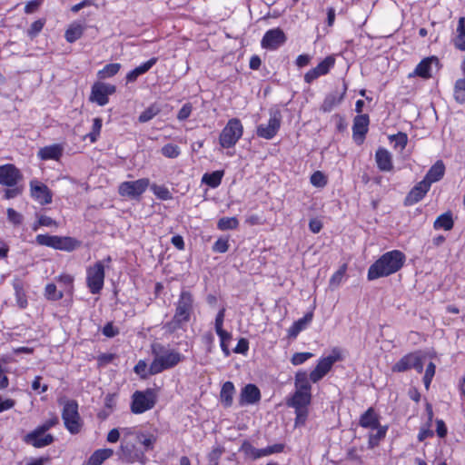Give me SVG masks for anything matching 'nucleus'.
<instances>
[{"label":"nucleus","mask_w":465,"mask_h":465,"mask_svg":"<svg viewBox=\"0 0 465 465\" xmlns=\"http://www.w3.org/2000/svg\"><path fill=\"white\" fill-rule=\"evenodd\" d=\"M147 450L137 447V445L133 441L121 442L118 455L120 460L126 463H135L138 462L142 465H144L148 459L145 456V452Z\"/></svg>","instance_id":"obj_7"},{"label":"nucleus","mask_w":465,"mask_h":465,"mask_svg":"<svg viewBox=\"0 0 465 465\" xmlns=\"http://www.w3.org/2000/svg\"><path fill=\"white\" fill-rule=\"evenodd\" d=\"M433 64H438V59L436 57L432 56L424 58L416 66L414 74L422 78L430 77V71Z\"/></svg>","instance_id":"obj_32"},{"label":"nucleus","mask_w":465,"mask_h":465,"mask_svg":"<svg viewBox=\"0 0 465 465\" xmlns=\"http://www.w3.org/2000/svg\"><path fill=\"white\" fill-rule=\"evenodd\" d=\"M104 282V265L103 262H96L86 270V283L93 294L99 293Z\"/></svg>","instance_id":"obj_11"},{"label":"nucleus","mask_w":465,"mask_h":465,"mask_svg":"<svg viewBox=\"0 0 465 465\" xmlns=\"http://www.w3.org/2000/svg\"><path fill=\"white\" fill-rule=\"evenodd\" d=\"M223 174V171H214L211 173H206L203 174L202 182L211 188H216L221 184Z\"/></svg>","instance_id":"obj_38"},{"label":"nucleus","mask_w":465,"mask_h":465,"mask_svg":"<svg viewBox=\"0 0 465 465\" xmlns=\"http://www.w3.org/2000/svg\"><path fill=\"white\" fill-rule=\"evenodd\" d=\"M249 350V342L246 339L242 338L239 340L237 346L234 349L236 353L245 354Z\"/></svg>","instance_id":"obj_64"},{"label":"nucleus","mask_w":465,"mask_h":465,"mask_svg":"<svg viewBox=\"0 0 465 465\" xmlns=\"http://www.w3.org/2000/svg\"><path fill=\"white\" fill-rule=\"evenodd\" d=\"M311 183L316 187H323L327 183V178L322 172L316 171L311 176Z\"/></svg>","instance_id":"obj_54"},{"label":"nucleus","mask_w":465,"mask_h":465,"mask_svg":"<svg viewBox=\"0 0 465 465\" xmlns=\"http://www.w3.org/2000/svg\"><path fill=\"white\" fill-rule=\"evenodd\" d=\"M25 441L35 448H43L50 445L54 441V437L36 428L25 437Z\"/></svg>","instance_id":"obj_19"},{"label":"nucleus","mask_w":465,"mask_h":465,"mask_svg":"<svg viewBox=\"0 0 465 465\" xmlns=\"http://www.w3.org/2000/svg\"><path fill=\"white\" fill-rule=\"evenodd\" d=\"M375 433L369 434L368 447L370 449H373L378 446L380 441L385 438L388 427L380 425L378 428H375Z\"/></svg>","instance_id":"obj_40"},{"label":"nucleus","mask_w":465,"mask_h":465,"mask_svg":"<svg viewBox=\"0 0 465 465\" xmlns=\"http://www.w3.org/2000/svg\"><path fill=\"white\" fill-rule=\"evenodd\" d=\"M64 147L61 144L54 143L41 148L37 156L43 161L54 160L58 161L63 155Z\"/></svg>","instance_id":"obj_23"},{"label":"nucleus","mask_w":465,"mask_h":465,"mask_svg":"<svg viewBox=\"0 0 465 465\" xmlns=\"http://www.w3.org/2000/svg\"><path fill=\"white\" fill-rule=\"evenodd\" d=\"M347 271V265L343 264L340 269L335 272L330 279V286L337 288L341 283Z\"/></svg>","instance_id":"obj_49"},{"label":"nucleus","mask_w":465,"mask_h":465,"mask_svg":"<svg viewBox=\"0 0 465 465\" xmlns=\"http://www.w3.org/2000/svg\"><path fill=\"white\" fill-rule=\"evenodd\" d=\"M193 106L190 103L184 104L177 114V119L179 121L186 120L192 114Z\"/></svg>","instance_id":"obj_59"},{"label":"nucleus","mask_w":465,"mask_h":465,"mask_svg":"<svg viewBox=\"0 0 465 465\" xmlns=\"http://www.w3.org/2000/svg\"><path fill=\"white\" fill-rule=\"evenodd\" d=\"M310 375L308 376L305 371H299L294 376V388L295 391L312 393Z\"/></svg>","instance_id":"obj_28"},{"label":"nucleus","mask_w":465,"mask_h":465,"mask_svg":"<svg viewBox=\"0 0 465 465\" xmlns=\"http://www.w3.org/2000/svg\"><path fill=\"white\" fill-rule=\"evenodd\" d=\"M456 33L453 40L454 45L456 48L465 51V17H460Z\"/></svg>","instance_id":"obj_37"},{"label":"nucleus","mask_w":465,"mask_h":465,"mask_svg":"<svg viewBox=\"0 0 465 465\" xmlns=\"http://www.w3.org/2000/svg\"><path fill=\"white\" fill-rule=\"evenodd\" d=\"M114 455L112 449H99L96 450L88 459L85 465H102L106 460Z\"/></svg>","instance_id":"obj_33"},{"label":"nucleus","mask_w":465,"mask_h":465,"mask_svg":"<svg viewBox=\"0 0 465 465\" xmlns=\"http://www.w3.org/2000/svg\"><path fill=\"white\" fill-rule=\"evenodd\" d=\"M405 259V254L398 250L385 252L370 266L368 280L373 281L397 272L403 266Z\"/></svg>","instance_id":"obj_1"},{"label":"nucleus","mask_w":465,"mask_h":465,"mask_svg":"<svg viewBox=\"0 0 465 465\" xmlns=\"http://www.w3.org/2000/svg\"><path fill=\"white\" fill-rule=\"evenodd\" d=\"M241 450L254 460L266 456L264 449H256L248 441L242 443Z\"/></svg>","instance_id":"obj_41"},{"label":"nucleus","mask_w":465,"mask_h":465,"mask_svg":"<svg viewBox=\"0 0 465 465\" xmlns=\"http://www.w3.org/2000/svg\"><path fill=\"white\" fill-rule=\"evenodd\" d=\"M7 219L14 225H20L23 223V215L12 208L7 209Z\"/></svg>","instance_id":"obj_56"},{"label":"nucleus","mask_w":465,"mask_h":465,"mask_svg":"<svg viewBox=\"0 0 465 465\" xmlns=\"http://www.w3.org/2000/svg\"><path fill=\"white\" fill-rule=\"evenodd\" d=\"M35 241L39 245L48 246V247L53 248L54 235L38 234L35 238Z\"/></svg>","instance_id":"obj_61"},{"label":"nucleus","mask_w":465,"mask_h":465,"mask_svg":"<svg viewBox=\"0 0 465 465\" xmlns=\"http://www.w3.org/2000/svg\"><path fill=\"white\" fill-rule=\"evenodd\" d=\"M45 296L50 301H58L63 298L62 291H58L54 283H48L45 289Z\"/></svg>","instance_id":"obj_45"},{"label":"nucleus","mask_w":465,"mask_h":465,"mask_svg":"<svg viewBox=\"0 0 465 465\" xmlns=\"http://www.w3.org/2000/svg\"><path fill=\"white\" fill-rule=\"evenodd\" d=\"M445 173V165L442 161H437L428 171L424 177V181H427L431 185L432 183L440 181Z\"/></svg>","instance_id":"obj_30"},{"label":"nucleus","mask_w":465,"mask_h":465,"mask_svg":"<svg viewBox=\"0 0 465 465\" xmlns=\"http://www.w3.org/2000/svg\"><path fill=\"white\" fill-rule=\"evenodd\" d=\"M453 219L450 213H445L440 215L434 222V228L436 230L443 229L445 231H450L453 227Z\"/></svg>","instance_id":"obj_39"},{"label":"nucleus","mask_w":465,"mask_h":465,"mask_svg":"<svg viewBox=\"0 0 465 465\" xmlns=\"http://www.w3.org/2000/svg\"><path fill=\"white\" fill-rule=\"evenodd\" d=\"M243 134V126L238 118L230 119L222 130L219 143L224 149L233 147Z\"/></svg>","instance_id":"obj_5"},{"label":"nucleus","mask_w":465,"mask_h":465,"mask_svg":"<svg viewBox=\"0 0 465 465\" xmlns=\"http://www.w3.org/2000/svg\"><path fill=\"white\" fill-rule=\"evenodd\" d=\"M342 351L334 347L328 356L319 359L317 365L310 373V380L316 383L320 381L331 370L333 364L343 360Z\"/></svg>","instance_id":"obj_4"},{"label":"nucleus","mask_w":465,"mask_h":465,"mask_svg":"<svg viewBox=\"0 0 465 465\" xmlns=\"http://www.w3.org/2000/svg\"><path fill=\"white\" fill-rule=\"evenodd\" d=\"M334 64H335V59L332 56H327L316 67L309 70L304 74V81L307 84L312 83L318 77L328 74V72L331 70V68L333 67Z\"/></svg>","instance_id":"obj_18"},{"label":"nucleus","mask_w":465,"mask_h":465,"mask_svg":"<svg viewBox=\"0 0 465 465\" xmlns=\"http://www.w3.org/2000/svg\"><path fill=\"white\" fill-rule=\"evenodd\" d=\"M22 179L20 171L14 164L0 165V184L14 187Z\"/></svg>","instance_id":"obj_16"},{"label":"nucleus","mask_w":465,"mask_h":465,"mask_svg":"<svg viewBox=\"0 0 465 465\" xmlns=\"http://www.w3.org/2000/svg\"><path fill=\"white\" fill-rule=\"evenodd\" d=\"M375 160L378 168L382 172H390L393 169L391 153L384 149L379 148L375 153Z\"/></svg>","instance_id":"obj_24"},{"label":"nucleus","mask_w":465,"mask_h":465,"mask_svg":"<svg viewBox=\"0 0 465 465\" xmlns=\"http://www.w3.org/2000/svg\"><path fill=\"white\" fill-rule=\"evenodd\" d=\"M342 99V96H337L336 94L328 95L322 104V110L323 112H331L336 105H338Z\"/></svg>","instance_id":"obj_46"},{"label":"nucleus","mask_w":465,"mask_h":465,"mask_svg":"<svg viewBox=\"0 0 465 465\" xmlns=\"http://www.w3.org/2000/svg\"><path fill=\"white\" fill-rule=\"evenodd\" d=\"M261 399L260 390L253 384L244 386L241 391L239 403L241 406L254 404Z\"/></svg>","instance_id":"obj_22"},{"label":"nucleus","mask_w":465,"mask_h":465,"mask_svg":"<svg viewBox=\"0 0 465 465\" xmlns=\"http://www.w3.org/2000/svg\"><path fill=\"white\" fill-rule=\"evenodd\" d=\"M155 405V396L152 390L136 391L132 396L131 411L134 414L143 413Z\"/></svg>","instance_id":"obj_9"},{"label":"nucleus","mask_w":465,"mask_h":465,"mask_svg":"<svg viewBox=\"0 0 465 465\" xmlns=\"http://www.w3.org/2000/svg\"><path fill=\"white\" fill-rule=\"evenodd\" d=\"M239 225V221L236 217H223L217 223V227L221 231L233 230Z\"/></svg>","instance_id":"obj_43"},{"label":"nucleus","mask_w":465,"mask_h":465,"mask_svg":"<svg viewBox=\"0 0 465 465\" xmlns=\"http://www.w3.org/2000/svg\"><path fill=\"white\" fill-rule=\"evenodd\" d=\"M161 153L167 158L174 159L181 154V149L176 144L167 143L162 147Z\"/></svg>","instance_id":"obj_47"},{"label":"nucleus","mask_w":465,"mask_h":465,"mask_svg":"<svg viewBox=\"0 0 465 465\" xmlns=\"http://www.w3.org/2000/svg\"><path fill=\"white\" fill-rule=\"evenodd\" d=\"M430 188V186L427 181H420L407 194L404 204L410 206L417 203L426 195Z\"/></svg>","instance_id":"obj_20"},{"label":"nucleus","mask_w":465,"mask_h":465,"mask_svg":"<svg viewBox=\"0 0 465 465\" xmlns=\"http://www.w3.org/2000/svg\"><path fill=\"white\" fill-rule=\"evenodd\" d=\"M56 280L63 285L64 292H72L74 283V277L72 275L64 273L59 275Z\"/></svg>","instance_id":"obj_50"},{"label":"nucleus","mask_w":465,"mask_h":465,"mask_svg":"<svg viewBox=\"0 0 465 465\" xmlns=\"http://www.w3.org/2000/svg\"><path fill=\"white\" fill-rule=\"evenodd\" d=\"M229 249V242L227 239L219 238L213 244V250L216 252L223 253Z\"/></svg>","instance_id":"obj_58"},{"label":"nucleus","mask_w":465,"mask_h":465,"mask_svg":"<svg viewBox=\"0 0 465 465\" xmlns=\"http://www.w3.org/2000/svg\"><path fill=\"white\" fill-rule=\"evenodd\" d=\"M114 92V85L96 82L92 86L90 101L96 103L100 106H104L109 102L108 96L113 94Z\"/></svg>","instance_id":"obj_14"},{"label":"nucleus","mask_w":465,"mask_h":465,"mask_svg":"<svg viewBox=\"0 0 465 465\" xmlns=\"http://www.w3.org/2000/svg\"><path fill=\"white\" fill-rule=\"evenodd\" d=\"M454 98L457 103L465 104V77L456 81L454 86Z\"/></svg>","instance_id":"obj_42"},{"label":"nucleus","mask_w":465,"mask_h":465,"mask_svg":"<svg viewBox=\"0 0 465 465\" xmlns=\"http://www.w3.org/2000/svg\"><path fill=\"white\" fill-rule=\"evenodd\" d=\"M150 184L149 179L142 178L135 181L123 182L118 187V193L123 197L138 198Z\"/></svg>","instance_id":"obj_12"},{"label":"nucleus","mask_w":465,"mask_h":465,"mask_svg":"<svg viewBox=\"0 0 465 465\" xmlns=\"http://www.w3.org/2000/svg\"><path fill=\"white\" fill-rule=\"evenodd\" d=\"M13 288L15 290L16 304L20 309H25L28 305L26 297L25 282L19 279L15 278L13 281Z\"/></svg>","instance_id":"obj_27"},{"label":"nucleus","mask_w":465,"mask_h":465,"mask_svg":"<svg viewBox=\"0 0 465 465\" xmlns=\"http://www.w3.org/2000/svg\"><path fill=\"white\" fill-rule=\"evenodd\" d=\"M152 353L153 360L149 366L150 375L173 369L184 360V356L181 352L161 343L152 345Z\"/></svg>","instance_id":"obj_2"},{"label":"nucleus","mask_w":465,"mask_h":465,"mask_svg":"<svg viewBox=\"0 0 465 465\" xmlns=\"http://www.w3.org/2000/svg\"><path fill=\"white\" fill-rule=\"evenodd\" d=\"M234 393L235 388L233 383L232 381L224 382L220 392L221 402L224 407L232 406Z\"/></svg>","instance_id":"obj_35"},{"label":"nucleus","mask_w":465,"mask_h":465,"mask_svg":"<svg viewBox=\"0 0 465 465\" xmlns=\"http://www.w3.org/2000/svg\"><path fill=\"white\" fill-rule=\"evenodd\" d=\"M157 62V58L153 57L150 60L146 61L145 63L142 64L141 65L135 67L134 70L130 71L127 75L126 79L128 82H134L138 76L145 74L148 72Z\"/></svg>","instance_id":"obj_34"},{"label":"nucleus","mask_w":465,"mask_h":465,"mask_svg":"<svg viewBox=\"0 0 465 465\" xmlns=\"http://www.w3.org/2000/svg\"><path fill=\"white\" fill-rule=\"evenodd\" d=\"M134 371L136 374L140 375L143 378H145L149 373V367L143 361H139L138 363L134 366Z\"/></svg>","instance_id":"obj_62"},{"label":"nucleus","mask_w":465,"mask_h":465,"mask_svg":"<svg viewBox=\"0 0 465 465\" xmlns=\"http://www.w3.org/2000/svg\"><path fill=\"white\" fill-rule=\"evenodd\" d=\"M160 108L157 104H152L148 108H146L143 112L139 115L140 123H146L152 120L154 116H156L160 113Z\"/></svg>","instance_id":"obj_44"},{"label":"nucleus","mask_w":465,"mask_h":465,"mask_svg":"<svg viewBox=\"0 0 465 465\" xmlns=\"http://www.w3.org/2000/svg\"><path fill=\"white\" fill-rule=\"evenodd\" d=\"M311 401L312 393L295 391L292 396L287 401V405L293 409L307 408Z\"/></svg>","instance_id":"obj_26"},{"label":"nucleus","mask_w":465,"mask_h":465,"mask_svg":"<svg viewBox=\"0 0 465 465\" xmlns=\"http://www.w3.org/2000/svg\"><path fill=\"white\" fill-rule=\"evenodd\" d=\"M369 116L367 114H359L353 120L352 132L356 142L361 143L368 132Z\"/></svg>","instance_id":"obj_21"},{"label":"nucleus","mask_w":465,"mask_h":465,"mask_svg":"<svg viewBox=\"0 0 465 465\" xmlns=\"http://www.w3.org/2000/svg\"><path fill=\"white\" fill-rule=\"evenodd\" d=\"M44 25H45L44 21H42V20L35 21L31 25L30 28L27 31L28 35L31 38H34L35 35H37L41 32V30L43 29Z\"/></svg>","instance_id":"obj_60"},{"label":"nucleus","mask_w":465,"mask_h":465,"mask_svg":"<svg viewBox=\"0 0 465 465\" xmlns=\"http://www.w3.org/2000/svg\"><path fill=\"white\" fill-rule=\"evenodd\" d=\"M296 419H295V424H303L307 419L308 411L307 408H302V409H294Z\"/></svg>","instance_id":"obj_63"},{"label":"nucleus","mask_w":465,"mask_h":465,"mask_svg":"<svg viewBox=\"0 0 465 465\" xmlns=\"http://www.w3.org/2000/svg\"><path fill=\"white\" fill-rule=\"evenodd\" d=\"M391 142H394L395 147H399L401 150H403L408 143V136L404 133H398L397 134L390 136Z\"/></svg>","instance_id":"obj_52"},{"label":"nucleus","mask_w":465,"mask_h":465,"mask_svg":"<svg viewBox=\"0 0 465 465\" xmlns=\"http://www.w3.org/2000/svg\"><path fill=\"white\" fill-rule=\"evenodd\" d=\"M282 124V114L280 111H273L270 114L268 123L259 124L257 126L256 134L259 137L271 140L278 133Z\"/></svg>","instance_id":"obj_13"},{"label":"nucleus","mask_w":465,"mask_h":465,"mask_svg":"<svg viewBox=\"0 0 465 465\" xmlns=\"http://www.w3.org/2000/svg\"><path fill=\"white\" fill-rule=\"evenodd\" d=\"M53 248L71 252L78 246V242L72 237H63L54 235Z\"/></svg>","instance_id":"obj_31"},{"label":"nucleus","mask_w":465,"mask_h":465,"mask_svg":"<svg viewBox=\"0 0 465 465\" xmlns=\"http://www.w3.org/2000/svg\"><path fill=\"white\" fill-rule=\"evenodd\" d=\"M286 41L284 32L280 28H274L267 31L262 39V46L269 50H276Z\"/></svg>","instance_id":"obj_15"},{"label":"nucleus","mask_w":465,"mask_h":465,"mask_svg":"<svg viewBox=\"0 0 465 465\" xmlns=\"http://www.w3.org/2000/svg\"><path fill=\"white\" fill-rule=\"evenodd\" d=\"M313 318L312 312L306 313L302 318L294 322L288 330V335L292 338H296L298 334L305 330L307 326L312 322Z\"/></svg>","instance_id":"obj_29"},{"label":"nucleus","mask_w":465,"mask_h":465,"mask_svg":"<svg viewBox=\"0 0 465 465\" xmlns=\"http://www.w3.org/2000/svg\"><path fill=\"white\" fill-rule=\"evenodd\" d=\"M84 26L80 23H73L65 31L64 37L67 42L74 43L84 34Z\"/></svg>","instance_id":"obj_36"},{"label":"nucleus","mask_w":465,"mask_h":465,"mask_svg":"<svg viewBox=\"0 0 465 465\" xmlns=\"http://www.w3.org/2000/svg\"><path fill=\"white\" fill-rule=\"evenodd\" d=\"M359 424L362 428L374 430L381 425L379 415L373 408H369L361 415Z\"/></svg>","instance_id":"obj_25"},{"label":"nucleus","mask_w":465,"mask_h":465,"mask_svg":"<svg viewBox=\"0 0 465 465\" xmlns=\"http://www.w3.org/2000/svg\"><path fill=\"white\" fill-rule=\"evenodd\" d=\"M425 358L426 354L421 351L406 354L392 366V371L403 372L414 369L417 372L421 373Z\"/></svg>","instance_id":"obj_8"},{"label":"nucleus","mask_w":465,"mask_h":465,"mask_svg":"<svg viewBox=\"0 0 465 465\" xmlns=\"http://www.w3.org/2000/svg\"><path fill=\"white\" fill-rule=\"evenodd\" d=\"M62 419L66 430L72 434L80 432L83 420L78 412V404L75 401H67L63 408Z\"/></svg>","instance_id":"obj_6"},{"label":"nucleus","mask_w":465,"mask_h":465,"mask_svg":"<svg viewBox=\"0 0 465 465\" xmlns=\"http://www.w3.org/2000/svg\"><path fill=\"white\" fill-rule=\"evenodd\" d=\"M194 311V298L191 292L183 290L175 302V312L173 319L167 322L164 328L170 332H174L187 323Z\"/></svg>","instance_id":"obj_3"},{"label":"nucleus","mask_w":465,"mask_h":465,"mask_svg":"<svg viewBox=\"0 0 465 465\" xmlns=\"http://www.w3.org/2000/svg\"><path fill=\"white\" fill-rule=\"evenodd\" d=\"M224 452V449L221 446L213 448L211 452L208 454V461L210 465H219V460Z\"/></svg>","instance_id":"obj_51"},{"label":"nucleus","mask_w":465,"mask_h":465,"mask_svg":"<svg viewBox=\"0 0 465 465\" xmlns=\"http://www.w3.org/2000/svg\"><path fill=\"white\" fill-rule=\"evenodd\" d=\"M120 431L123 436L121 442H126L134 440L140 442L145 450H153L154 443L156 441V437L154 435L128 427L120 429Z\"/></svg>","instance_id":"obj_10"},{"label":"nucleus","mask_w":465,"mask_h":465,"mask_svg":"<svg viewBox=\"0 0 465 465\" xmlns=\"http://www.w3.org/2000/svg\"><path fill=\"white\" fill-rule=\"evenodd\" d=\"M217 335L220 338L222 351H223V353L226 356H228L230 354V351L228 348V342L232 339L231 333H229L226 331H223V334H217Z\"/></svg>","instance_id":"obj_57"},{"label":"nucleus","mask_w":465,"mask_h":465,"mask_svg":"<svg viewBox=\"0 0 465 465\" xmlns=\"http://www.w3.org/2000/svg\"><path fill=\"white\" fill-rule=\"evenodd\" d=\"M224 316H225V309L222 308L218 312L216 318H215V322H214V328H215V331L217 334H223L224 330L223 329V325Z\"/></svg>","instance_id":"obj_55"},{"label":"nucleus","mask_w":465,"mask_h":465,"mask_svg":"<svg viewBox=\"0 0 465 465\" xmlns=\"http://www.w3.org/2000/svg\"><path fill=\"white\" fill-rule=\"evenodd\" d=\"M121 68L120 64H106L102 70L98 72L100 78H108L115 75Z\"/></svg>","instance_id":"obj_48"},{"label":"nucleus","mask_w":465,"mask_h":465,"mask_svg":"<svg viewBox=\"0 0 465 465\" xmlns=\"http://www.w3.org/2000/svg\"><path fill=\"white\" fill-rule=\"evenodd\" d=\"M312 357L313 354L312 352H296L291 358V362L292 365L298 366L304 363L306 361Z\"/></svg>","instance_id":"obj_53"},{"label":"nucleus","mask_w":465,"mask_h":465,"mask_svg":"<svg viewBox=\"0 0 465 465\" xmlns=\"http://www.w3.org/2000/svg\"><path fill=\"white\" fill-rule=\"evenodd\" d=\"M30 192L31 196L40 204L45 205L52 203V193L45 184L36 180L31 181Z\"/></svg>","instance_id":"obj_17"}]
</instances>
